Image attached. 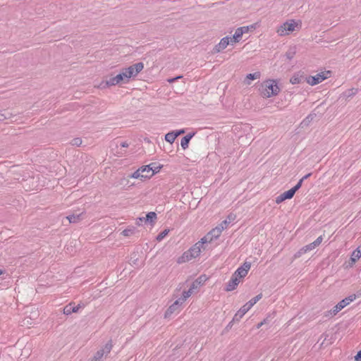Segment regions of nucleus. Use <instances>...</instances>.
I'll use <instances>...</instances> for the list:
<instances>
[{"label":"nucleus","instance_id":"obj_29","mask_svg":"<svg viewBox=\"0 0 361 361\" xmlns=\"http://www.w3.org/2000/svg\"><path fill=\"white\" fill-rule=\"evenodd\" d=\"M261 76V74L259 72H255L254 73H249L246 76V79L247 80H255L259 79Z\"/></svg>","mask_w":361,"mask_h":361},{"label":"nucleus","instance_id":"obj_48","mask_svg":"<svg viewBox=\"0 0 361 361\" xmlns=\"http://www.w3.org/2000/svg\"><path fill=\"white\" fill-rule=\"evenodd\" d=\"M121 146L122 147H128L129 146V145L126 142H123L121 143Z\"/></svg>","mask_w":361,"mask_h":361},{"label":"nucleus","instance_id":"obj_36","mask_svg":"<svg viewBox=\"0 0 361 361\" xmlns=\"http://www.w3.org/2000/svg\"><path fill=\"white\" fill-rule=\"evenodd\" d=\"M302 179H300L298 183L293 187L292 188V189L296 192L298 190H299L301 186H302Z\"/></svg>","mask_w":361,"mask_h":361},{"label":"nucleus","instance_id":"obj_37","mask_svg":"<svg viewBox=\"0 0 361 361\" xmlns=\"http://www.w3.org/2000/svg\"><path fill=\"white\" fill-rule=\"evenodd\" d=\"M199 287L200 286L195 281H193L190 289H191V290H192L195 293L197 290V289L199 288Z\"/></svg>","mask_w":361,"mask_h":361},{"label":"nucleus","instance_id":"obj_35","mask_svg":"<svg viewBox=\"0 0 361 361\" xmlns=\"http://www.w3.org/2000/svg\"><path fill=\"white\" fill-rule=\"evenodd\" d=\"M230 224V221H228L227 219L224 220L219 225H218L219 227L223 226L224 230L227 228L228 224Z\"/></svg>","mask_w":361,"mask_h":361},{"label":"nucleus","instance_id":"obj_14","mask_svg":"<svg viewBox=\"0 0 361 361\" xmlns=\"http://www.w3.org/2000/svg\"><path fill=\"white\" fill-rule=\"evenodd\" d=\"M230 44L229 37H223L219 43L216 44L214 48V53H219L222 50L226 48V47Z\"/></svg>","mask_w":361,"mask_h":361},{"label":"nucleus","instance_id":"obj_34","mask_svg":"<svg viewBox=\"0 0 361 361\" xmlns=\"http://www.w3.org/2000/svg\"><path fill=\"white\" fill-rule=\"evenodd\" d=\"M315 116V114H310L309 116H307L306 117L305 119L303 120V121L302 122V124H306L308 122H310V121H312L314 117Z\"/></svg>","mask_w":361,"mask_h":361},{"label":"nucleus","instance_id":"obj_3","mask_svg":"<svg viewBox=\"0 0 361 361\" xmlns=\"http://www.w3.org/2000/svg\"><path fill=\"white\" fill-rule=\"evenodd\" d=\"M144 64L142 62L133 64L128 68H123L122 71L126 75L127 80L129 82L131 78L137 76V75L142 71Z\"/></svg>","mask_w":361,"mask_h":361},{"label":"nucleus","instance_id":"obj_27","mask_svg":"<svg viewBox=\"0 0 361 361\" xmlns=\"http://www.w3.org/2000/svg\"><path fill=\"white\" fill-rule=\"evenodd\" d=\"M295 53L296 51L295 47L290 48L286 53V56L288 59L290 60L294 57Z\"/></svg>","mask_w":361,"mask_h":361},{"label":"nucleus","instance_id":"obj_44","mask_svg":"<svg viewBox=\"0 0 361 361\" xmlns=\"http://www.w3.org/2000/svg\"><path fill=\"white\" fill-rule=\"evenodd\" d=\"M8 117L6 114H0V121H3L6 119H7Z\"/></svg>","mask_w":361,"mask_h":361},{"label":"nucleus","instance_id":"obj_4","mask_svg":"<svg viewBox=\"0 0 361 361\" xmlns=\"http://www.w3.org/2000/svg\"><path fill=\"white\" fill-rule=\"evenodd\" d=\"M323 238L322 235L318 237L314 242L312 243H310L304 247H302L301 249H300L295 255H294V259H297L300 257L302 255L307 252H310L312 250H314L315 247L319 246L322 242Z\"/></svg>","mask_w":361,"mask_h":361},{"label":"nucleus","instance_id":"obj_26","mask_svg":"<svg viewBox=\"0 0 361 361\" xmlns=\"http://www.w3.org/2000/svg\"><path fill=\"white\" fill-rule=\"evenodd\" d=\"M117 77V79L119 80V83H128L127 77L126 75L124 74L123 71H121L120 73L116 75Z\"/></svg>","mask_w":361,"mask_h":361},{"label":"nucleus","instance_id":"obj_21","mask_svg":"<svg viewBox=\"0 0 361 361\" xmlns=\"http://www.w3.org/2000/svg\"><path fill=\"white\" fill-rule=\"evenodd\" d=\"M250 309H251V307L246 303L238 311L235 316H243Z\"/></svg>","mask_w":361,"mask_h":361},{"label":"nucleus","instance_id":"obj_52","mask_svg":"<svg viewBox=\"0 0 361 361\" xmlns=\"http://www.w3.org/2000/svg\"><path fill=\"white\" fill-rule=\"evenodd\" d=\"M264 324V322H260V323H259V324H257V328H258V329H259V328H260V327L262 326V324Z\"/></svg>","mask_w":361,"mask_h":361},{"label":"nucleus","instance_id":"obj_2","mask_svg":"<svg viewBox=\"0 0 361 361\" xmlns=\"http://www.w3.org/2000/svg\"><path fill=\"white\" fill-rule=\"evenodd\" d=\"M206 243L202 239L196 243L188 251L183 253L182 258L183 261H189L192 258H196L199 256L202 250H204V245Z\"/></svg>","mask_w":361,"mask_h":361},{"label":"nucleus","instance_id":"obj_5","mask_svg":"<svg viewBox=\"0 0 361 361\" xmlns=\"http://www.w3.org/2000/svg\"><path fill=\"white\" fill-rule=\"evenodd\" d=\"M330 74H331L330 71L322 72V73H317L315 75H313V76L311 75V76L307 77L306 78V81L309 85L313 86V85H317V84L322 82L325 79L328 78L329 75H330Z\"/></svg>","mask_w":361,"mask_h":361},{"label":"nucleus","instance_id":"obj_50","mask_svg":"<svg viewBox=\"0 0 361 361\" xmlns=\"http://www.w3.org/2000/svg\"><path fill=\"white\" fill-rule=\"evenodd\" d=\"M311 176V173H307V175H305V176H303L301 179H302V181L305 179H307V178H309L310 176Z\"/></svg>","mask_w":361,"mask_h":361},{"label":"nucleus","instance_id":"obj_22","mask_svg":"<svg viewBox=\"0 0 361 361\" xmlns=\"http://www.w3.org/2000/svg\"><path fill=\"white\" fill-rule=\"evenodd\" d=\"M106 86H114L116 85L120 84L119 80L117 79L116 76L111 77L109 80H106Z\"/></svg>","mask_w":361,"mask_h":361},{"label":"nucleus","instance_id":"obj_10","mask_svg":"<svg viewBox=\"0 0 361 361\" xmlns=\"http://www.w3.org/2000/svg\"><path fill=\"white\" fill-rule=\"evenodd\" d=\"M155 164L152 163L149 165L142 166L140 167V171L143 173L144 178H151L155 173L159 171V167L154 168Z\"/></svg>","mask_w":361,"mask_h":361},{"label":"nucleus","instance_id":"obj_45","mask_svg":"<svg viewBox=\"0 0 361 361\" xmlns=\"http://www.w3.org/2000/svg\"><path fill=\"white\" fill-rule=\"evenodd\" d=\"M356 361H361V350L357 353L355 357Z\"/></svg>","mask_w":361,"mask_h":361},{"label":"nucleus","instance_id":"obj_51","mask_svg":"<svg viewBox=\"0 0 361 361\" xmlns=\"http://www.w3.org/2000/svg\"><path fill=\"white\" fill-rule=\"evenodd\" d=\"M186 291H187V293H188V294H190V297L195 293L194 291L191 290V289H190V288Z\"/></svg>","mask_w":361,"mask_h":361},{"label":"nucleus","instance_id":"obj_31","mask_svg":"<svg viewBox=\"0 0 361 361\" xmlns=\"http://www.w3.org/2000/svg\"><path fill=\"white\" fill-rule=\"evenodd\" d=\"M243 28H237L235 32V34L233 35L234 36V38L235 39H240L242 37V35H243V31L242 30Z\"/></svg>","mask_w":361,"mask_h":361},{"label":"nucleus","instance_id":"obj_17","mask_svg":"<svg viewBox=\"0 0 361 361\" xmlns=\"http://www.w3.org/2000/svg\"><path fill=\"white\" fill-rule=\"evenodd\" d=\"M194 135L195 133H189L181 139L180 145L183 149H185L188 147L189 142L194 136Z\"/></svg>","mask_w":361,"mask_h":361},{"label":"nucleus","instance_id":"obj_8","mask_svg":"<svg viewBox=\"0 0 361 361\" xmlns=\"http://www.w3.org/2000/svg\"><path fill=\"white\" fill-rule=\"evenodd\" d=\"M295 23L293 20L286 22L281 25L277 30V33L280 36H285L295 30Z\"/></svg>","mask_w":361,"mask_h":361},{"label":"nucleus","instance_id":"obj_19","mask_svg":"<svg viewBox=\"0 0 361 361\" xmlns=\"http://www.w3.org/2000/svg\"><path fill=\"white\" fill-rule=\"evenodd\" d=\"M145 218V222H149L152 225H153L155 223V221L157 219V214L154 212H148L146 215Z\"/></svg>","mask_w":361,"mask_h":361},{"label":"nucleus","instance_id":"obj_18","mask_svg":"<svg viewBox=\"0 0 361 361\" xmlns=\"http://www.w3.org/2000/svg\"><path fill=\"white\" fill-rule=\"evenodd\" d=\"M180 307H178L177 304L174 302L166 310L165 313V316H168L169 314H178L179 313Z\"/></svg>","mask_w":361,"mask_h":361},{"label":"nucleus","instance_id":"obj_11","mask_svg":"<svg viewBox=\"0 0 361 361\" xmlns=\"http://www.w3.org/2000/svg\"><path fill=\"white\" fill-rule=\"evenodd\" d=\"M83 307V304L80 303L75 305V303H70L63 308V313L66 315H69L72 313H80L79 310Z\"/></svg>","mask_w":361,"mask_h":361},{"label":"nucleus","instance_id":"obj_25","mask_svg":"<svg viewBox=\"0 0 361 361\" xmlns=\"http://www.w3.org/2000/svg\"><path fill=\"white\" fill-rule=\"evenodd\" d=\"M262 297V294L259 293L253 298H252L250 300H249L247 304L252 307L254 305H255Z\"/></svg>","mask_w":361,"mask_h":361},{"label":"nucleus","instance_id":"obj_12","mask_svg":"<svg viewBox=\"0 0 361 361\" xmlns=\"http://www.w3.org/2000/svg\"><path fill=\"white\" fill-rule=\"evenodd\" d=\"M250 267L251 264L250 262H245L241 267L237 269V270L234 272L233 274L239 279L243 278L247 274Z\"/></svg>","mask_w":361,"mask_h":361},{"label":"nucleus","instance_id":"obj_39","mask_svg":"<svg viewBox=\"0 0 361 361\" xmlns=\"http://www.w3.org/2000/svg\"><path fill=\"white\" fill-rule=\"evenodd\" d=\"M133 233V231L131 229H125L122 231V234L125 236H129Z\"/></svg>","mask_w":361,"mask_h":361},{"label":"nucleus","instance_id":"obj_28","mask_svg":"<svg viewBox=\"0 0 361 361\" xmlns=\"http://www.w3.org/2000/svg\"><path fill=\"white\" fill-rule=\"evenodd\" d=\"M169 230L165 229L163 231H161L160 233L158 234L156 239L157 241H161L169 233Z\"/></svg>","mask_w":361,"mask_h":361},{"label":"nucleus","instance_id":"obj_1","mask_svg":"<svg viewBox=\"0 0 361 361\" xmlns=\"http://www.w3.org/2000/svg\"><path fill=\"white\" fill-rule=\"evenodd\" d=\"M259 91L263 97L269 98L277 95L280 89L276 80H267L261 84Z\"/></svg>","mask_w":361,"mask_h":361},{"label":"nucleus","instance_id":"obj_24","mask_svg":"<svg viewBox=\"0 0 361 361\" xmlns=\"http://www.w3.org/2000/svg\"><path fill=\"white\" fill-rule=\"evenodd\" d=\"M176 138V135L175 134L174 131L168 133L165 135L166 141L169 143H173L175 141Z\"/></svg>","mask_w":361,"mask_h":361},{"label":"nucleus","instance_id":"obj_30","mask_svg":"<svg viewBox=\"0 0 361 361\" xmlns=\"http://www.w3.org/2000/svg\"><path fill=\"white\" fill-rule=\"evenodd\" d=\"M207 280V278L204 275H202L199 276L195 281H194L199 286L202 285Z\"/></svg>","mask_w":361,"mask_h":361},{"label":"nucleus","instance_id":"obj_53","mask_svg":"<svg viewBox=\"0 0 361 361\" xmlns=\"http://www.w3.org/2000/svg\"><path fill=\"white\" fill-rule=\"evenodd\" d=\"M4 273V271H3V270L0 269V275H1V274H3Z\"/></svg>","mask_w":361,"mask_h":361},{"label":"nucleus","instance_id":"obj_43","mask_svg":"<svg viewBox=\"0 0 361 361\" xmlns=\"http://www.w3.org/2000/svg\"><path fill=\"white\" fill-rule=\"evenodd\" d=\"M235 216L234 214H231L228 216L227 220H228V221H230V223H231L232 221H233L235 219Z\"/></svg>","mask_w":361,"mask_h":361},{"label":"nucleus","instance_id":"obj_16","mask_svg":"<svg viewBox=\"0 0 361 361\" xmlns=\"http://www.w3.org/2000/svg\"><path fill=\"white\" fill-rule=\"evenodd\" d=\"M83 214L84 212H81L80 213H73L66 217V219L69 221V223H78L83 219Z\"/></svg>","mask_w":361,"mask_h":361},{"label":"nucleus","instance_id":"obj_15","mask_svg":"<svg viewBox=\"0 0 361 361\" xmlns=\"http://www.w3.org/2000/svg\"><path fill=\"white\" fill-rule=\"evenodd\" d=\"M239 283L240 279L238 277H236L234 274H233L231 279L229 280L226 285V290L227 291H231L235 290L237 286L239 284Z\"/></svg>","mask_w":361,"mask_h":361},{"label":"nucleus","instance_id":"obj_38","mask_svg":"<svg viewBox=\"0 0 361 361\" xmlns=\"http://www.w3.org/2000/svg\"><path fill=\"white\" fill-rule=\"evenodd\" d=\"M180 297L181 300H186L190 297V294H188V293H187V291L185 290L183 292L182 295Z\"/></svg>","mask_w":361,"mask_h":361},{"label":"nucleus","instance_id":"obj_40","mask_svg":"<svg viewBox=\"0 0 361 361\" xmlns=\"http://www.w3.org/2000/svg\"><path fill=\"white\" fill-rule=\"evenodd\" d=\"M185 301V300H181V297H180L175 301V302L177 304L178 307H181V305L183 304Z\"/></svg>","mask_w":361,"mask_h":361},{"label":"nucleus","instance_id":"obj_6","mask_svg":"<svg viewBox=\"0 0 361 361\" xmlns=\"http://www.w3.org/2000/svg\"><path fill=\"white\" fill-rule=\"evenodd\" d=\"M356 298V295L353 294L341 301H340L336 305L334 306V309L331 310V314H336L341 310H343L345 307L348 305L350 303L353 302Z\"/></svg>","mask_w":361,"mask_h":361},{"label":"nucleus","instance_id":"obj_41","mask_svg":"<svg viewBox=\"0 0 361 361\" xmlns=\"http://www.w3.org/2000/svg\"><path fill=\"white\" fill-rule=\"evenodd\" d=\"M181 78H182V76L180 75V76H177L176 78H169V79H168V82L169 83H172V82H175L176 80H177L178 79Z\"/></svg>","mask_w":361,"mask_h":361},{"label":"nucleus","instance_id":"obj_42","mask_svg":"<svg viewBox=\"0 0 361 361\" xmlns=\"http://www.w3.org/2000/svg\"><path fill=\"white\" fill-rule=\"evenodd\" d=\"M229 41H230V44H233L234 43L238 42L239 41V39L238 38L235 39L234 36H233L231 38L229 37Z\"/></svg>","mask_w":361,"mask_h":361},{"label":"nucleus","instance_id":"obj_13","mask_svg":"<svg viewBox=\"0 0 361 361\" xmlns=\"http://www.w3.org/2000/svg\"><path fill=\"white\" fill-rule=\"evenodd\" d=\"M295 193V192L292 188L288 191L284 192L283 193L276 197V203L280 204L287 199H291L294 196Z\"/></svg>","mask_w":361,"mask_h":361},{"label":"nucleus","instance_id":"obj_33","mask_svg":"<svg viewBox=\"0 0 361 361\" xmlns=\"http://www.w3.org/2000/svg\"><path fill=\"white\" fill-rule=\"evenodd\" d=\"M290 82L292 84H299L301 81V79L298 76V75H293L290 80Z\"/></svg>","mask_w":361,"mask_h":361},{"label":"nucleus","instance_id":"obj_20","mask_svg":"<svg viewBox=\"0 0 361 361\" xmlns=\"http://www.w3.org/2000/svg\"><path fill=\"white\" fill-rule=\"evenodd\" d=\"M361 257V251L359 247L355 249L351 255L350 260L353 263L357 262Z\"/></svg>","mask_w":361,"mask_h":361},{"label":"nucleus","instance_id":"obj_49","mask_svg":"<svg viewBox=\"0 0 361 361\" xmlns=\"http://www.w3.org/2000/svg\"><path fill=\"white\" fill-rule=\"evenodd\" d=\"M240 28H243L242 30L243 31V33L247 32L248 31V27H240Z\"/></svg>","mask_w":361,"mask_h":361},{"label":"nucleus","instance_id":"obj_46","mask_svg":"<svg viewBox=\"0 0 361 361\" xmlns=\"http://www.w3.org/2000/svg\"><path fill=\"white\" fill-rule=\"evenodd\" d=\"M145 221V217H140L139 219H137V225H140V224L142 222Z\"/></svg>","mask_w":361,"mask_h":361},{"label":"nucleus","instance_id":"obj_32","mask_svg":"<svg viewBox=\"0 0 361 361\" xmlns=\"http://www.w3.org/2000/svg\"><path fill=\"white\" fill-rule=\"evenodd\" d=\"M82 140L80 137H75L71 140V145L73 146H80L82 144Z\"/></svg>","mask_w":361,"mask_h":361},{"label":"nucleus","instance_id":"obj_47","mask_svg":"<svg viewBox=\"0 0 361 361\" xmlns=\"http://www.w3.org/2000/svg\"><path fill=\"white\" fill-rule=\"evenodd\" d=\"M184 133H185V130L183 129H182V130H179L175 132V134L176 135V137H177L179 135H181Z\"/></svg>","mask_w":361,"mask_h":361},{"label":"nucleus","instance_id":"obj_9","mask_svg":"<svg viewBox=\"0 0 361 361\" xmlns=\"http://www.w3.org/2000/svg\"><path fill=\"white\" fill-rule=\"evenodd\" d=\"M112 348V344L110 342H108L103 348L97 350V352L94 354L92 358H91L90 361H100V360L103 357V356L106 354L110 353Z\"/></svg>","mask_w":361,"mask_h":361},{"label":"nucleus","instance_id":"obj_7","mask_svg":"<svg viewBox=\"0 0 361 361\" xmlns=\"http://www.w3.org/2000/svg\"><path fill=\"white\" fill-rule=\"evenodd\" d=\"M224 231L223 226L219 227L218 226L210 231L205 236H204L202 240H204L206 243H211L214 240L217 239L222 231Z\"/></svg>","mask_w":361,"mask_h":361},{"label":"nucleus","instance_id":"obj_23","mask_svg":"<svg viewBox=\"0 0 361 361\" xmlns=\"http://www.w3.org/2000/svg\"><path fill=\"white\" fill-rule=\"evenodd\" d=\"M129 177L132 178L140 179L142 180L145 179L143 173L140 171V168H139L137 171L130 174Z\"/></svg>","mask_w":361,"mask_h":361}]
</instances>
